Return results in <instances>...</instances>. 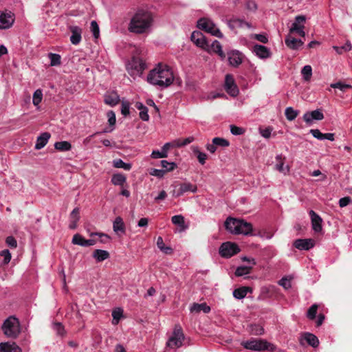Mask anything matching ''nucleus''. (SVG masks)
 Returning a JSON list of instances; mask_svg holds the SVG:
<instances>
[{
    "mask_svg": "<svg viewBox=\"0 0 352 352\" xmlns=\"http://www.w3.org/2000/svg\"><path fill=\"white\" fill-rule=\"evenodd\" d=\"M147 81L153 85L164 89L169 87L175 81L179 85L182 80L175 78L171 68L167 65L159 63L147 76Z\"/></svg>",
    "mask_w": 352,
    "mask_h": 352,
    "instance_id": "nucleus-1",
    "label": "nucleus"
},
{
    "mask_svg": "<svg viewBox=\"0 0 352 352\" xmlns=\"http://www.w3.org/2000/svg\"><path fill=\"white\" fill-rule=\"evenodd\" d=\"M153 21V19L151 12L140 10L131 19L129 30L136 34H143L149 30Z\"/></svg>",
    "mask_w": 352,
    "mask_h": 352,
    "instance_id": "nucleus-2",
    "label": "nucleus"
},
{
    "mask_svg": "<svg viewBox=\"0 0 352 352\" xmlns=\"http://www.w3.org/2000/svg\"><path fill=\"white\" fill-rule=\"evenodd\" d=\"M225 227L232 234L254 235L252 223L243 219L228 217L225 221Z\"/></svg>",
    "mask_w": 352,
    "mask_h": 352,
    "instance_id": "nucleus-3",
    "label": "nucleus"
},
{
    "mask_svg": "<svg viewBox=\"0 0 352 352\" xmlns=\"http://www.w3.org/2000/svg\"><path fill=\"white\" fill-rule=\"evenodd\" d=\"M241 345L246 349L254 351H264L274 352L276 349V346L267 342L266 340L251 338L248 340L241 342Z\"/></svg>",
    "mask_w": 352,
    "mask_h": 352,
    "instance_id": "nucleus-4",
    "label": "nucleus"
},
{
    "mask_svg": "<svg viewBox=\"0 0 352 352\" xmlns=\"http://www.w3.org/2000/svg\"><path fill=\"white\" fill-rule=\"evenodd\" d=\"M3 333L8 338H16L21 333V326L18 318L14 316L8 317L1 327Z\"/></svg>",
    "mask_w": 352,
    "mask_h": 352,
    "instance_id": "nucleus-5",
    "label": "nucleus"
},
{
    "mask_svg": "<svg viewBox=\"0 0 352 352\" xmlns=\"http://www.w3.org/2000/svg\"><path fill=\"white\" fill-rule=\"evenodd\" d=\"M184 338L185 336L181 326L176 324L172 335L166 342V346L173 349H177L182 346Z\"/></svg>",
    "mask_w": 352,
    "mask_h": 352,
    "instance_id": "nucleus-6",
    "label": "nucleus"
},
{
    "mask_svg": "<svg viewBox=\"0 0 352 352\" xmlns=\"http://www.w3.org/2000/svg\"><path fill=\"white\" fill-rule=\"evenodd\" d=\"M145 69V63L138 57H133L126 65L128 73L134 78L137 76H140Z\"/></svg>",
    "mask_w": 352,
    "mask_h": 352,
    "instance_id": "nucleus-7",
    "label": "nucleus"
},
{
    "mask_svg": "<svg viewBox=\"0 0 352 352\" xmlns=\"http://www.w3.org/2000/svg\"><path fill=\"white\" fill-rule=\"evenodd\" d=\"M197 27L208 33L211 34L218 38H222L223 34L216 25L210 20L206 18H201L197 21Z\"/></svg>",
    "mask_w": 352,
    "mask_h": 352,
    "instance_id": "nucleus-8",
    "label": "nucleus"
},
{
    "mask_svg": "<svg viewBox=\"0 0 352 352\" xmlns=\"http://www.w3.org/2000/svg\"><path fill=\"white\" fill-rule=\"evenodd\" d=\"M240 252L239 246L234 243L226 242L219 248V254L224 258H230Z\"/></svg>",
    "mask_w": 352,
    "mask_h": 352,
    "instance_id": "nucleus-9",
    "label": "nucleus"
},
{
    "mask_svg": "<svg viewBox=\"0 0 352 352\" xmlns=\"http://www.w3.org/2000/svg\"><path fill=\"white\" fill-rule=\"evenodd\" d=\"M15 21L14 14L10 10H0V30L10 28Z\"/></svg>",
    "mask_w": 352,
    "mask_h": 352,
    "instance_id": "nucleus-10",
    "label": "nucleus"
},
{
    "mask_svg": "<svg viewBox=\"0 0 352 352\" xmlns=\"http://www.w3.org/2000/svg\"><path fill=\"white\" fill-rule=\"evenodd\" d=\"M224 89L232 97H236L239 94V90L235 83L234 79L231 74H226L225 77Z\"/></svg>",
    "mask_w": 352,
    "mask_h": 352,
    "instance_id": "nucleus-11",
    "label": "nucleus"
},
{
    "mask_svg": "<svg viewBox=\"0 0 352 352\" xmlns=\"http://www.w3.org/2000/svg\"><path fill=\"white\" fill-rule=\"evenodd\" d=\"M191 41L197 46L204 50H208L209 43L205 36L199 31H194L190 36Z\"/></svg>",
    "mask_w": 352,
    "mask_h": 352,
    "instance_id": "nucleus-12",
    "label": "nucleus"
},
{
    "mask_svg": "<svg viewBox=\"0 0 352 352\" xmlns=\"http://www.w3.org/2000/svg\"><path fill=\"white\" fill-rule=\"evenodd\" d=\"M302 118L307 124L310 126L314 120H322L324 118V114L320 109H316L312 111H307L304 113Z\"/></svg>",
    "mask_w": 352,
    "mask_h": 352,
    "instance_id": "nucleus-13",
    "label": "nucleus"
},
{
    "mask_svg": "<svg viewBox=\"0 0 352 352\" xmlns=\"http://www.w3.org/2000/svg\"><path fill=\"white\" fill-rule=\"evenodd\" d=\"M228 61L230 65L236 67L243 62V56L238 50H233L228 54Z\"/></svg>",
    "mask_w": 352,
    "mask_h": 352,
    "instance_id": "nucleus-14",
    "label": "nucleus"
},
{
    "mask_svg": "<svg viewBox=\"0 0 352 352\" xmlns=\"http://www.w3.org/2000/svg\"><path fill=\"white\" fill-rule=\"evenodd\" d=\"M294 246L300 250H309L314 246V241L311 239H299L294 241Z\"/></svg>",
    "mask_w": 352,
    "mask_h": 352,
    "instance_id": "nucleus-15",
    "label": "nucleus"
},
{
    "mask_svg": "<svg viewBox=\"0 0 352 352\" xmlns=\"http://www.w3.org/2000/svg\"><path fill=\"white\" fill-rule=\"evenodd\" d=\"M311 221V226L312 229L314 230L315 232H320L322 231V218L314 210H311L309 212Z\"/></svg>",
    "mask_w": 352,
    "mask_h": 352,
    "instance_id": "nucleus-16",
    "label": "nucleus"
},
{
    "mask_svg": "<svg viewBox=\"0 0 352 352\" xmlns=\"http://www.w3.org/2000/svg\"><path fill=\"white\" fill-rule=\"evenodd\" d=\"M252 52L260 58L265 59L270 58L272 55L271 51L267 47L256 44L253 46Z\"/></svg>",
    "mask_w": 352,
    "mask_h": 352,
    "instance_id": "nucleus-17",
    "label": "nucleus"
},
{
    "mask_svg": "<svg viewBox=\"0 0 352 352\" xmlns=\"http://www.w3.org/2000/svg\"><path fill=\"white\" fill-rule=\"evenodd\" d=\"M73 244L78 245L82 247H89L94 245L96 241L94 239H85L80 234H76L74 235L72 241Z\"/></svg>",
    "mask_w": 352,
    "mask_h": 352,
    "instance_id": "nucleus-18",
    "label": "nucleus"
},
{
    "mask_svg": "<svg viewBox=\"0 0 352 352\" xmlns=\"http://www.w3.org/2000/svg\"><path fill=\"white\" fill-rule=\"evenodd\" d=\"M69 30L72 32L70 41L73 45H78L82 38V29L76 25H70Z\"/></svg>",
    "mask_w": 352,
    "mask_h": 352,
    "instance_id": "nucleus-19",
    "label": "nucleus"
},
{
    "mask_svg": "<svg viewBox=\"0 0 352 352\" xmlns=\"http://www.w3.org/2000/svg\"><path fill=\"white\" fill-rule=\"evenodd\" d=\"M197 190V187L196 185H194L190 182H184L180 184L179 188L177 192L176 196L180 197L188 192H196Z\"/></svg>",
    "mask_w": 352,
    "mask_h": 352,
    "instance_id": "nucleus-20",
    "label": "nucleus"
},
{
    "mask_svg": "<svg viewBox=\"0 0 352 352\" xmlns=\"http://www.w3.org/2000/svg\"><path fill=\"white\" fill-rule=\"evenodd\" d=\"M285 42L286 45L292 50H298L304 44V42L300 39L296 38L290 35L286 36Z\"/></svg>",
    "mask_w": 352,
    "mask_h": 352,
    "instance_id": "nucleus-21",
    "label": "nucleus"
},
{
    "mask_svg": "<svg viewBox=\"0 0 352 352\" xmlns=\"http://www.w3.org/2000/svg\"><path fill=\"white\" fill-rule=\"evenodd\" d=\"M51 135L48 132H44L39 135L36 142L35 149L40 150L43 148L48 142Z\"/></svg>",
    "mask_w": 352,
    "mask_h": 352,
    "instance_id": "nucleus-22",
    "label": "nucleus"
},
{
    "mask_svg": "<svg viewBox=\"0 0 352 352\" xmlns=\"http://www.w3.org/2000/svg\"><path fill=\"white\" fill-rule=\"evenodd\" d=\"M208 51L217 54L221 59L226 58V54L222 50V46L219 41L215 40L210 45Z\"/></svg>",
    "mask_w": 352,
    "mask_h": 352,
    "instance_id": "nucleus-23",
    "label": "nucleus"
},
{
    "mask_svg": "<svg viewBox=\"0 0 352 352\" xmlns=\"http://www.w3.org/2000/svg\"><path fill=\"white\" fill-rule=\"evenodd\" d=\"M113 231L117 234L125 233V226L121 217H117L113 222Z\"/></svg>",
    "mask_w": 352,
    "mask_h": 352,
    "instance_id": "nucleus-24",
    "label": "nucleus"
},
{
    "mask_svg": "<svg viewBox=\"0 0 352 352\" xmlns=\"http://www.w3.org/2000/svg\"><path fill=\"white\" fill-rule=\"evenodd\" d=\"M0 352H22L21 349L15 343H0Z\"/></svg>",
    "mask_w": 352,
    "mask_h": 352,
    "instance_id": "nucleus-25",
    "label": "nucleus"
},
{
    "mask_svg": "<svg viewBox=\"0 0 352 352\" xmlns=\"http://www.w3.org/2000/svg\"><path fill=\"white\" fill-rule=\"evenodd\" d=\"M170 146V143H166L162 148L161 151H153L151 156L153 159L164 158L168 156V150Z\"/></svg>",
    "mask_w": 352,
    "mask_h": 352,
    "instance_id": "nucleus-26",
    "label": "nucleus"
},
{
    "mask_svg": "<svg viewBox=\"0 0 352 352\" xmlns=\"http://www.w3.org/2000/svg\"><path fill=\"white\" fill-rule=\"evenodd\" d=\"M171 221L174 225L179 227V232H183L188 228V226L185 223L184 217L181 214L172 217Z\"/></svg>",
    "mask_w": 352,
    "mask_h": 352,
    "instance_id": "nucleus-27",
    "label": "nucleus"
},
{
    "mask_svg": "<svg viewBox=\"0 0 352 352\" xmlns=\"http://www.w3.org/2000/svg\"><path fill=\"white\" fill-rule=\"evenodd\" d=\"M120 97L116 92L108 93L104 96V102L111 107L118 104Z\"/></svg>",
    "mask_w": 352,
    "mask_h": 352,
    "instance_id": "nucleus-28",
    "label": "nucleus"
},
{
    "mask_svg": "<svg viewBox=\"0 0 352 352\" xmlns=\"http://www.w3.org/2000/svg\"><path fill=\"white\" fill-rule=\"evenodd\" d=\"M248 292L252 293V289L250 287H241L233 291V296L236 299L244 298Z\"/></svg>",
    "mask_w": 352,
    "mask_h": 352,
    "instance_id": "nucleus-29",
    "label": "nucleus"
},
{
    "mask_svg": "<svg viewBox=\"0 0 352 352\" xmlns=\"http://www.w3.org/2000/svg\"><path fill=\"white\" fill-rule=\"evenodd\" d=\"M305 340L308 343L309 345L314 348H316L319 345V340L314 334L311 333H305L303 335Z\"/></svg>",
    "mask_w": 352,
    "mask_h": 352,
    "instance_id": "nucleus-30",
    "label": "nucleus"
},
{
    "mask_svg": "<svg viewBox=\"0 0 352 352\" xmlns=\"http://www.w3.org/2000/svg\"><path fill=\"white\" fill-rule=\"evenodd\" d=\"M97 262H102L109 257V253L107 250H95L92 254Z\"/></svg>",
    "mask_w": 352,
    "mask_h": 352,
    "instance_id": "nucleus-31",
    "label": "nucleus"
},
{
    "mask_svg": "<svg viewBox=\"0 0 352 352\" xmlns=\"http://www.w3.org/2000/svg\"><path fill=\"white\" fill-rule=\"evenodd\" d=\"M245 25H248V23L244 20L238 18H232L228 21V25L231 30H234L237 28H242Z\"/></svg>",
    "mask_w": 352,
    "mask_h": 352,
    "instance_id": "nucleus-32",
    "label": "nucleus"
},
{
    "mask_svg": "<svg viewBox=\"0 0 352 352\" xmlns=\"http://www.w3.org/2000/svg\"><path fill=\"white\" fill-rule=\"evenodd\" d=\"M126 177L122 173H116L113 174L111 182L114 186H122L124 183H126Z\"/></svg>",
    "mask_w": 352,
    "mask_h": 352,
    "instance_id": "nucleus-33",
    "label": "nucleus"
},
{
    "mask_svg": "<svg viewBox=\"0 0 352 352\" xmlns=\"http://www.w3.org/2000/svg\"><path fill=\"white\" fill-rule=\"evenodd\" d=\"M306 18L303 15H298L295 17V21L292 23L289 32L290 33H294L300 27L302 26V24L305 22Z\"/></svg>",
    "mask_w": 352,
    "mask_h": 352,
    "instance_id": "nucleus-34",
    "label": "nucleus"
},
{
    "mask_svg": "<svg viewBox=\"0 0 352 352\" xmlns=\"http://www.w3.org/2000/svg\"><path fill=\"white\" fill-rule=\"evenodd\" d=\"M193 153L197 156L199 162L204 165L207 160V155L200 151L199 148L197 146H192Z\"/></svg>",
    "mask_w": 352,
    "mask_h": 352,
    "instance_id": "nucleus-35",
    "label": "nucleus"
},
{
    "mask_svg": "<svg viewBox=\"0 0 352 352\" xmlns=\"http://www.w3.org/2000/svg\"><path fill=\"white\" fill-rule=\"evenodd\" d=\"M202 311L204 313H208L210 311V307L208 306L206 303H194L192 307H190V311L191 312H200Z\"/></svg>",
    "mask_w": 352,
    "mask_h": 352,
    "instance_id": "nucleus-36",
    "label": "nucleus"
},
{
    "mask_svg": "<svg viewBox=\"0 0 352 352\" xmlns=\"http://www.w3.org/2000/svg\"><path fill=\"white\" fill-rule=\"evenodd\" d=\"M113 166L117 168H122L125 170H130L132 165L130 163H126L121 159H116L113 161Z\"/></svg>",
    "mask_w": 352,
    "mask_h": 352,
    "instance_id": "nucleus-37",
    "label": "nucleus"
},
{
    "mask_svg": "<svg viewBox=\"0 0 352 352\" xmlns=\"http://www.w3.org/2000/svg\"><path fill=\"white\" fill-rule=\"evenodd\" d=\"M54 148L60 151H68L72 149V144L67 141L56 142Z\"/></svg>",
    "mask_w": 352,
    "mask_h": 352,
    "instance_id": "nucleus-38",
    "label": "nucleus"
},
{
    "mask_svg": "<svg viewBox=\"0 0 352 352\" xmlns=\"http://www.w3.org/2000/svg\"><path fill=\"white\" fill-rule=\"evenodd\" d=\"M285 115L289 121H292L295 120V118L298 116V111L294 109L291 107H289L285 109Z\"/></svg>",
    "mask_w": 352,
    "mask_h": 352,
    "instance_id": "nucleus-39",
    "label": "nucleus"
},
{
    "mask_svg": "<svg viewBox=\"0 0 352 352\" xmlns=\"http://www.w3.org/2000/svg\"><path fill=\"white\" fill-rule=\"evenodd\" d=\"M48 57L50 60L51 66H58L61 63V57L58 54L49 53Z\"/></svg>",
    "mask_w": 352,
    "mask_h": 352,
    "instance_id": "nucleus-40",
    "label": "nucleus"
},
{
    "mask_svg": "<svg viewBox=\"0 0 352 352\" xmlns=\"http://www.w3.org/2000/svg\"><path fill=\"white\" fill-rule=\"evenodd\" d=\"M252 266H239L236 269L235 275L236 276H242L250 273Z\"/></svg>",
    "mask_w": 352,
    "mask_h": 352,
    "instance_id": "nucleus-41",
    "label": "nucleus"
},
{
    "mask_svg": "<svg viewBox=\"0 0 352 352\" xmlns=\"http://www.w3.org/2000/svg\"><path fill=\"white\" fill-rule=\"evenodd\" d=\"M195 140L194 137L190 136L185 139H178L175 141V146L178 147L184 146L192 142Z\"/></svg>",
    "mask_w": 352,
    "mask_h": 352,
    "instance_id": "nucleus-42",
    "label": "nucleus"
},
{
    "mask_svg": "<svg viewBox=\"0 0 352 352\" xmlns=\"http://www.w3.org/2000/svg\"><path fill=\"white\" fill-rule=\"evenodd\" d=\"M43 99V92L41 89H36L33 94L32 102L34 106H38Z\"/></svg>",
    "mask_w": 352,
    "mask_h": 352,
    "instance_id": "nucleus-43",
    "label": "nucleus"
},
{
    "mask_svg": "<svg viewBox=\"0 0 352 352\" xmlns=\"http://www.w3.org/2000/svg\"><path fill=\"white\" fill-rule=\"evenodd\" d=\"M301 74L305 80H310L312 75V68L310 65H305L301 70Z\"/></svg>",
    "mask_w": 352,
    "mask_h": 352,
    "instance_id": "nucleus-44",
    "label": "nucleus"
},
{
    "mask_svg": "<svg viewBox=\"0 0 352 352\" xmlns=\"http://www.w3.org/2000/svg\"><path fill=\"white\" fill-rule=\"evenodd\" d=\"M161 166L164 168L163 170H165V173L173 170L177 167V164L175 162H169L166 160H162Z\"/></svg>",
    "mask_w": 352,
    "mask_h": 352,
    "instance_id": "nucleus-45",
    "label": "nucleus"
},
{
    "mask_svg": "<svg viewBox=\"0 0 352 352\" xmlns=\"http://www.w3.org/2000/svg\"><path fill=\"white\" fill-rule=\"evenodd\" d=\"M318 308V306L316 304L312 305L309 308L307 313V317L309 320H314L316 318Z\"/></svg>",
    "mask_w": 352,
    "mask_h": 352,
    "instance_id": "nucleus-46",
    "label": "nucleus"
},
{
    "mask_svg": "<svg viewBox=\"0 0 352 352\" xmlns=\"http://www.w3.org/2000/svg\"><path fill=\"white\" fill-rule=\"evenodd\" d=\"M212 143L216 145V146H221V147H227L230 145V142L222 138H214L212 139Z\"/></svg>",
    "mask_w": 352,
    "mask_h": 352,
    "instance_id": "nucleus-47",
    "label": "nucleus"
},
{
    "mask_svg": "<svg viewBox=\"0 0 352 352\" xmlns=\"http://www.w3.org/2000/svg\"><path fill=\"white\" fill-rule=\"evenodd\" d=\"M113 321L112 323L113 324H116L118 323L120 319L122 316V310L120 308L115 309L112 311Z\"/></svg>",
    "mask_w": 352,
    "mask_h": 352,
    "instance_id": "nucleus-48",
    "label": "nucleus"
},
{
    "mask_svg": "<svg viewBox=\"0 0 352 352\" xmlns=\"http://www.w3.org/2000/svg\"><path fill=\"white\" fill-rule=\"evenodd\" d=\"M157 245L158 248L163 251L165 253H169L170 251H171V248L169 247H166L164 245V243L163 241V239L162 236H159L157 239Z\"/></svg>",
    "mask_w": 352,
    "mask_h": 352,
    "instance_id": "nucleus-49",
    "label": "nucleus"
},
{
    "mask_svg": "<svg viewBox=\"0 0 352 352\" xmlns=\"http://www.w3.org/2000/svg\"><path fill=\"white\" fill-rule=\"evenodd\" d=\"M121 113L124 116H126L130 113V103L128 101H122Z\"/></svg>",
    "mask_w": 352,
    "mask_h": 352,
    "instance_id": "nucleus-50",
    "label": "nucleus"
},
{
    "mask_svg": "<svg viewBox=\"0 0 352 352\" xmlns=\"http://www.w3.org/2000/svg\"><path fill=\"white\" fill-rule=\"evenodd\" d=\"M91 30L93 33L94 36L96 38H98L100 35V30L99 26L96 21H92L91 22Z\"/></svg>",
    "mask_w": 352,
    "mask_h": 352,
    "instance_id": "nucleus-51",
    "label": "nucleus"
},
{
    "mask_svg": "<svg viewBox=\"0 0 352 352\" xmlns=\"http://www.w3.org/2000/svg\"><path fill=\"white\" fill-rule=\"evenodd\" d=\"M251 331L255 335H262L264 333V329L258 324H254L251 326Z\"/></svg>",
    "mask_w": 352,
    "mask_h": 352,
    "instance_id": "nucleus-52",
    "label": "nucleus"
},
{
    "mask_svg": "<svg viewBox=\"0 0 352 352\" xmlns=\"http://www.w3.org/2000/svg\"><path fill=\"white\" fill-rule=\"evenodd\" d=\"M0 255L3 256V263L8 264L11 260V254L8 250H2Z\"/></svg>",
    "mask_w": 352,
    "mask_h": 352,
    "instance_id": "nucleus-53",
    "label": "nucleus"
},
{
    "mask_svg": "<svg viewBox=\"0 0 352 352\" xmlns=\"http://www.w3.org/2000/svg\"><path fill=\"white\" fill-rule=\"evenodd\" d=\"M331 87L333 88H337L340 89L341 91H344L346 89L351 88V86L348 84L342 83L340 82L333 83L331 85Z\"/></svg>",
    "mask_w": 352,
    "mask_h": 352,
    "instance_id": "nucleus-54",
    "label": "nucleus"
},
{
    "mask_svg": "<svg viewBox=\"0 0 352 352\" xmlns=\"http://www.w3.org/2000/svg\"><path fill=\"white\" fill-rule=\"evenodd\" d=\"M230 132L232 135H239L244 133V129L235 125H230Z\"/></svg>",
    "mask_w": 352,
    "mask_h": 352,
    "instance_id": "nucleus-55",
    "label": "nucleus"
},
{
    "mask_svg": "<svg viewBox=\"0 0 352 352\" xmlns=\"http://www.w3.org/2000/svg\"><path fill=\"white\" fill-rule=\"evenodd\" d=\"M94 235L99 236L100 241L102 243H107L110 239V236L107 234L98 233V232H93L91 234V236H94Z\"/></svg>",
    "mask_w": 352,
    "mask_h": 352,
    "instance_id": "nucleus-56",
    "label": "nucleus"
},
{
    "mask_svg": "<svg viewBox=\"0 0 352 352\" xmlns=\"http://www.w3.org/2000/svg\"><path fill=\"white\" fill-rule=\"evenodd\" d=\"M245 6L246 8L251 12H255L258 8L256 3L252 0H248Z\"/></svg>",
    "mask_w": 352,
    "mask_h": 352,
    "instance_id": "nucleus-57",
    "label": "nucleus"
},
{
    "mask_svg": "<svg viewBox=\"0 0 352 352\" xmlns=\"http://www.w3.org/2000/svg\"><path fill=\"white\" fill-rule=\"evenodd\" d=\"M6 243L11 248H16L17 246L16 240L12 236H8L6 239Z\"/></svg>",
    "mask_w": 352,
    "mask_h": 352,
    "instance_id": "nucleus-58",
    "label": "nucleus"
},
{
    "mask_svg": "<svg viewBox=\"0 0 352 352\" xmlns=\"http://www.w3.org/2000/svg\"><path fill=\"white\" fill-rule=\"evenodd\" d=\"M69 217H70V221H74L78 222V221L80 219L79 208H75L70 213Z\"/></svg>",
    "mask_w": 352,
    "mask_h": 352,
    "instance_id": "nucleus-59",
    "label": "nucleus"
},
{
    "mask_svg": "<svg viewBox=\"0 0 352 352\" xmlns=\"http://www.w3.org/2000/svg\"><path fill=\"white\" fill-rule=\"evenodd\" d=\"M149 173L151 175H153V176H155V177H157L159 178H162V177H164V175L165 174V170H160V169L153 168V169L151 170Z\"/></svg>",
    "mask_w": 352,
    "mask_h": 352,
    "instance_id": "nucleus-60",
    "label": "nucleus"
},
{
    "mask_svg": "<svg viewBox=\"0 0 352 352\" xmlns=\"http://www.w3.org/2000/svg\"><path fill=\"white\" fill-rule=\"evenodd\" d=\"M309 132L315 138L323 140L324 133H321L319 129H311Z\"/></svg>",
    "mask_w": 352,
    "mask_h": 352,
    "instance_id": "nucleus-61",
    "label": "nucleus"
},
{
    "mask_svg": "<svg viewBox=\"0 0 352 352\" xmlns=\"http://www.w3.org/2000/svg\"><path fill=\"white\" fill-rule=\"evenodd\" d=\"M278 283L280 286H282L283 287H284L286 289H289L292 287L290 280L287 279V278H281L279 280Z\"/></svg>",
    "mask_w": 352,
    "mask_h": 352,
    "instance_id": "nucleus-62",
    "label": "nucleus"
},
{
    "mask_svg": "<svg viewBox=\"0 0 352 352\" xmlns=\"http://www.w3.org/2000/svg\"><path fill=\"white\" fill-rule=\"evenodd\" d=\"M108 122L110 126H113L116 124V114L113 111L107 112Z\"/></svg>",
    "mask_w": 352,
    "mask_h": 352,
    "instance_id": "nucleus-63",
    "label": "nucleus"
},
{
    "mask_svg": "<svg viewBox=\"0 0 352 352\" xmlns=\"http://www.w3.org/2000/svg\"><path fill=\"white\" fill-rule=\"evenodd\" d=\"M148 110L147 107H145L144 109L140 111L139 116H140V118L143 121H148L149 120V116H148Z\"/></svg>",
    "mask_w": 352,
    "mask_h": 352,
    "instance_id": "nucleus-64",
    "label": "nucleus"
}]
</instances>
